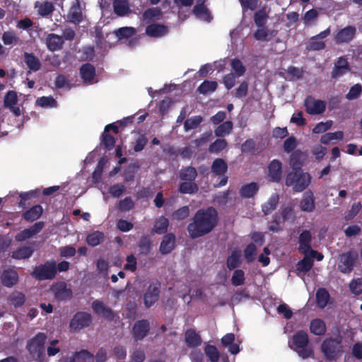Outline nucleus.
I'll return each instance as SVG.
<instances>
[{"label": "nucleus", "instance_id": "obj_1", "mask_svg": "<svg viewBox=\"0 0 362 362\" xmlns=\"http://www.w3.org/2000/svg\"><path fill=\"white\" fill-rule=\"evenodd\" d=\"M218 220V214L214 207L199 209L187 225L189 236L196 239L210 233L217 226Z\"/></svg>", "mask_w": 362, "mask_h": 362}, {"label": "nucleus", "instance_id": "obj_2", "mask_svg": "<svg viewBox=\"0 0 362 362\" xmlns=\"http://www.w3.org/2000/svg\"><path fill=\"white\" fill-rule=\"evenodd\" d=\"M311 175L303 170H291L287 173L285 185L291 187L295 192L304 191L311 182Z\"/></svg>", "mask_w": 362, "mask_h": 362}, {"label": "nucleus", "instance_id": "obj_3", "mask_svg": "<svg viewBox=\"0 0 362 362\" xmlns=\"http://www.w3.org/2000/svg\"><path fill=\"white\" fill-rule=\"evenodd\" d=\"M47 335L43 332H38L35 336L27 341L26 349L31 358L36 362H44L45 358V344Z\"/></svg>", "mask_w": 362, "mask_h": 362}, {"label": "nucleus", "instance_id": "obj_4", "mask_svg": "<svg viewBox=\"0 0 362 362\" xmlns=\"http://www.w3.org/2000/svg\"><path fill=\"white\" fill-rule=\"evenodd\" d=\"M341 337L326 338L321 344V351L328 361H337L344 352Z\"/></svg>", "mask_w": 362, "mask_h": 362}, {"label": "nucleus", "instance_id": "obj_5", "mask_svg": "<svg viewBox=\"0 0 362 362\" xmlns=\"http://www.w3.org/2000/svg\"><path fill=\"white\" fill-rule=\"evenodd\" d=\"M293 350L298 353L302 358L313 357L314 355L313 349L308 346L309 338L308 334L303 331H298L292 337Z\"/></svg>", "mask_w": 362, "mask_h": 362}, {"label": "nucleus", "instance_id": "obj_6", "mask_svg": "<svg viewBox=\"0 0 362 362\" xmlns=\"http://www.w3.org/2000/svg\"><path fill=\"white\" fill-rule=\"evenodd\" d=\"M56 275L57 263L54 260H47L36 266L31 272V276L38 281L52 280Z\"/></svg>", "mask_w": 362, "mask_h": 362}, {"label": "nucleus", "instance_id": "obj_7", "mask_svg": "<svg viewBox=\"0 0 362 362\" xmlns=\"http://www.w3.org/2000/svg\"><path fill=\"white\" fill-rule=\"evenodd\" d=\"M358 254L356 250H349L338 256L337 269L342 274H350L356 265Z\"/></svg>", "mask_w": 362, "mask_h": 362}, {"label": "nucleus", "instance_id": "obj_8", "mask_svg": "<svg viewBox=\"0 0 362 362\" xmlns=\"http://www.w3.org/2000/svg\"><path fill=\"white\" fill-rule=\"evenodd\" d=\"M160 293V283L158 281L151 283L144 294L145 307L149 308L153 305L158 300Z\"/></svg>", "mask_w": 362, "mask_h": 362}, {"label": "nucleus", "instance_id": "obj_9", "mask_svg": "<svg viewBox=\"0 0 362 362\" xmlns=\"http://www.w3.org/2000/svg\"><path fill=\"white\" fill-rule=\"evenodd\" d=\"M356 35V28L354 25H347L339 30L334 35V41L338 45L349 44Z\"/></svg>", "mask_w": 362, "mask_h": 362}, {"label": "nucleus", "instance_id": "obj_10", "mask_svg": "<svg viewBox=\"0 0 362 362\" xmlns=\"http://www.w3.org/2000/svg\"><path fill=\"white\" fill-rule=\"evenodd\" d=\"M92 321V316L86 312H77L70 321L69 327L73 331L88 327Z\"/></svg>", "mask_w": 362, "mask_h": 362}, {"label": "nucleus", "instance_id": "obj_11", "mask_svg": "<svg viewBox=\"0 0 362 362\" xmlns=\"http://www.w3.org/2000/svg\"><path fill=\"white\" fill-rule=\"evenodd\" d=\"M54 298L59 301H66L72 297V291L64 281H58L51 286Z\"/></svg>", "mask_w": 362, "mask_h": 362}, {"label": "nucleus", "instance_id": "obj_12", "mask_svg": "<svg viewBox=\"0 0 362 362\" xmlns=\"http://www.w3.org/2000/svg\"><path fill=\"white\" fill-rule=\"evenodd\" d=\"M282 163L274 159L269 163L267 166V177L271 182L279 183L282 179Z\"/></svg>", "mask_w": 362, "mask_h": 362}, {"label": "nucleus", "instance_id": "obj_13", "mask_svg": "<svg viewBox=\"0 0 362 362\" xmlns=\"http://www.w3.org/2000/svg\"><path fill=\"white\" fill-rule=\"evenodd\" d=\"M307 113L310 115H319L325 112L326 103L324 100H316L313 96H308L304 102Z\"/></svg>", "mask_w": 362, "mask_h": 362}, {"label": "nucleus", "instance_id": "obj_14", "mask_svg": "<svg viewBox=\"0 0 362 362\" xmlns=\"http://www.w3.org/2000/svg\"><path fill=\"white\" fill-rule=\"evenodd\" d=\"M150 331V323L147 320H137L133 325L132 334L136 341L143 340Z\"/></svg>", "mask_w": 362, "mask_h": 362}, {"label": "nucleus", "instance_id": "obj_15", "mask_svg": "<svg viewBox=\"0 0 362 362\" xmlns=\"http://www.w3.org/2000/svg\"><path fill=\"white\" fill-rule=\"evenodd\" d=\"M45 226V223L42 221L36 222L32 226L28 228H25L18 233L15 236V240L17 242H23L27 239H29L39 233Z\"/></svg>", "mask_w": 362, "mask_h": 362}, {"label": "nucleus", "instance_id": "obj_16", "mask_svg": "<svg viewBox=\"0 0 362 362\" xmlns=\"http://www.w3.org/2000/svg\"><path fill=\"white\" fill-rule=\"evenodd\" d=\"M92 309L95 314L101 315L108 321H112L115 317L114 311L99 300L92 303Z\"/></svg>", "mask_w": 362, "mask_h": 362}, {"label": "nucleus", "instance_id": "obj_17", "mask_svg": "<svg viewBox=\"0 0 362 362\" xmlns=\"http://www.w3.org/2000/svg\"><path fill=\"white\" fill-rule=\"evenodd\" d=\"M79 74L84 83L92 84L96 76L95 68L90 63L83 64L79 69Z\"/></svg>", "mask_w": 362, "mask_h": 362}, {"label": "nucleus", "instance_id": "obj_18", "mask_svg": "<svg viewBox=\"0 0 362 362\" xmlns=\"http://www.w3.org/2000/svg\"><path fill=\"white\" fill-rule=\"evenodd\" d=\"M67 18L69 22L79 24L83 21V15L81 11V4L76 0L75 3H74L67 14Z\"/></svg>", "mask_w": 362, "mask_h": 362}, {"label": "nucleus", "instance_id": "obj_19", "mask_svg": "<svg viewBox=\"0 0 362 362\" xmlns=\"http://www.w3.org/2000/svg\"><path fill=\"white\" fill-rule=\"evenodd\" d=\"M18 274L16 271L12 269H4L1 275V281L2 284L7 287L11 288L18 281Z\"/></svg>", "mask_w": 362, "mask_h": 362}, {"label": "nucleus", "instance_id": "obj_20", "mask_svg": "<svg viewBox=\"0 0 362 362\" xmlns=\"http://www.w3.org/2000/svg\"><path fill=\"white\" fill-rule=\"evenodd\" d=\"M175 247V235L173 233L165 235L159 247V252L162 255L170 253Z\"/></svg>", "mask_w": 362, "mask_h": 362}, {"label": "nucleus", "instance_id": "obj_21", "mask_svg": "<svg viewBox=\"0 0 362 362\" xmlns=\"http://www.w3.org/2000/svg\"><path fill=\"white\" fill-rule=\"evenodd\" d=\"M299 206L300 210L303 211L312 212L315 209V197L310 190H308L303 194Z\"/></svg>", "mask_w": 362, "mask_h": 362}, {"label": "nucleus", "instance_id": "obj_22", "mask_svg": "<svg viewBox=\"0 0 362 362\" xmlns=\"http://www.w3.org/2000/svg\"><path fill=\"white\" fill-rule=\"evenodd\" d=\"M349 63L344 57L338 58L332 71V78H338L349 71Z\"/></svg>", "mask_w": 362, "mask_h": 362}, {"label": "nucleus", "instance_id": "obj_23", "mask_svg": "<svg viewBox=\"0 0 362 362\" xmlns=\"http://www.w3.org/2000/svg\"><path fill=\"white\" fill-rule=\"evenodd\" d=\"M312 234L310 230H305L299 235V251L305 255L311 250Z\"/></svg>", "mask_w": 362, "mask_h": 362}, {"label": "nucleus", "instance_id": "obj_24", "mask_svg": "<svg viewBox=\"0 0 362 362\" xmlns=\"http://www.w3.org/2000/svg\"><path fill=\"white\" fill-rule=\"evenodd\" d=\"M205 0H197V4L193 8L194 14L206 21L210 22L212 16L209 10L204 5Z\"/></svg>", "mask_w": 362, "mask_h": 362}, {"label": "nucleus", "instance_id": "obj_25", "mask_svg": "<svg viewBox=\"0 0 362 362\" xmlns=\"http://www.w3.org/2000/svg\"><path fill=\"white\" fill-rule=\"evenodd\" d=\"M168 32L167 26L158 23H152L146 28V34L151 37H160Z\"/></svg>", "mask_w": 362, "mask_h": 362}, {"label": "nucleus", "instance_id": "obj_26", "mask_svg": "<svg viewBox=\"0 0 362 362\" xmlns=\"http://www.w3.org/2000/svg\"><path fill=\"white\" fill-rule=\"evenodd\" d=\"M63 37L54 33L48 34L46 37V45L49 51L54 52L62 48Z\"/></svg>", "mask_w": 362, "mask_h": 362}, {"label": "nucleus", "instance_id": "obj_27", "mask_svg": "<svg viewBox=\"0 0 362 362\" xmlns=\"http://www.w3.org/2000/svg\"><path fill=\"white\" fill-rule=\"evenodd\" d=\"M185 341L188 347L194 348L202 344L200 335L194 329H188L185 333Z\"/></svg>", "mask_w": 362, "mask_h": 362}, {"label": "nucleus", "instance_id": "obj_28", "mask_svg": "<svg viewBox=\"0 0 362 362\" xmlns=\"http://www.w3.org/2000/svg\"><path fill=\"white\" fill-rule=\"evenodd\" d=\"M257 28V30L253 33V37L256 40L269 41L271 37H274L277 33V31L270 30L266 25Z\"/></svg>", "mask_w": 362, "mask_h": 362}, {"label": "nucleus", "instance_id": "obj_29", "mask_svg": "<svg viewBox=\"0 0 362 362\" xmlns=\"http://www.w3.org/2000/svg\"><path fill=\"white\" fill-rule=\"evenodd\" d=\"M279 202V195L273 193L268 200L262 205V211L265 216L271 214L277 207Z\"/></svg>", "mask_w": 362, "mask_h": 362}, {"label": "nucleus", "instance_id": "obj_30", "mask_svg": "<svg viewBox=\"0 0 362 362\" xmlns=\"http://www.w3.org/2000/svg\"><path fill=\"white\" fill-rule=\"evenodd\" d=\"M259 187L257 182H252L243 185L239 194L242 198L250 199L253 197L259 191Z\"/></svg>", "mask_w": 362, "mask_h": 362}, {"label": "nucleus", "instance_id": "obj_31", "mask_svg": "<svg viewBox=\"0 0 362 362\" xmlns=\"http://www.w3.org/2000/svg\"><path fill=\"white\" fill-rule=\"evenodd\" d=\"M113 10L118 16H124L131 12L128 0H114Z\"/></svg>", "mask_w": 362, "mask_h": 362}, {"label": "nucleus", "instance_id": "obj_32", "mask_svg": "<svg viewBox=\"0 0 362 362\" xmlns=\"http://www.w3.org/2000/svg\"><path fill=\"white\" fill-rule=\"evenodd\" d=\"M310 331L315 335L322 336L327 331L325 322L320 319L315 318L311 320L310 324Z\"/></svg>", "mask_w": 362, "mask_h": 362}, {"label": "nucleus", "instance_id": "obj_33", "mask_svg": "<svg viewBox=\"0 0 362 362\" xmlns=\"http://www.w3.org/2000/svg\"><path fill=\"white\" fill-rule=\"evenodd\" d=\"M197 177V171L194 167H182L179 172V177L181 180L194 182Z\"/></svg>", "mask_w": 362, "mask_h": 362}, {"label": "nucleus", "instance_id": "obj_34", "mask_svg": "<svg viewBox=\"0 0 362 362\" xmlns=\"http://www.w3.org/2000/svg\"><path fill=\"white\" fill-rule=\"evenodd\" d=\"M24 62L30 71H37L41 68L40 59L33 53H24Z\"/></svg>", "mask_w": 362, "mask_h": 362}, {"label": "nucleus", "instance_id": "obj_35", "mask_svg": "<svg viewBox=\"0 0 362 362\" xmlns=\"http://www.w3.org/2000/svg\"><path fill=\"white\" fill-rule=\"evenodd\" d=\"M211 173L216 175L223 176L228 170V165L223 158H216L211 165Z\"/></svg>", "mask_w": 362, "mask_h": 362}, {"label": "nucleus", "instance_id": "obj_36", "mask_svg": "<svg viewBox=\"0 0 362 362\" xmlns=\"http://www.w3.org/2000/svg\"><path fill=\"white\" fill-rule=\"evenodd\" d=\"M43 209L40 205L32 206L23 214V218L27 221H34L38 219L42 214Z\"/></svg>", "mask_w": 362, "mask_h": 362}, {"label": "nucleus", "instance_id": "obj_37", "mask_svg": "<svg viewBox=\"0 0 362 362\" xmlns=\"http://www.w3.org/2000/svg\"><path fill=\"white\" fill-rule=\"evenodd\" d=\"M330 295L325 288H320L316 292V304L320 308H325L329 303Z\"/></svg>", "mask_w": 362, "mask_h": 362}, {"label": "nucleus", "instance_id": "obj_38", "mask_svg": "<svg viewBox=\"0 0 362 362\" xmlns=\"http://www.w3.org/2000/svg\"><path fill=\"white\" fill-rule=\"evenodd\" d=\"M33 253V249L30 246H23L13 251L11 257L15 259H25L30 257Z\"/></svg>", "mask_w": 362, "mask_h": 362}, {"label": "nucleus", "instance_id": "obj_39", "mask_svg": "<svg viewBox=\"0 0 362 362\" xmlns=\"http://www.w3.org/2000/svg\"><path fill=\"white\" fill-rule=\"evenodd\" d=\"M25 296L21 291H14L8 297V300L11 305L15 308H19L24 305L25 302Z\"/></svg>", "mask_w": 362, "mask_h": 362}, {"label": "nucleus", "instance_id": "obj_40", "mask_svg": "<svg viewBox=\"0 0 362 362\" xmlns=\"http://www.w3.org/2000/svg\"><path fill=\"white\" fill-rule=\"evenodd\" d=\"M284 222H285V221H283V218L278 211L272 215L268 230L272 233H279L283 230L281 223Z\"/></svg>", "mask_w": 362, "mask_h": 362}, {"label": "nucleus", "instance_id": "obj_41", "mask_svg": "<svg viewBox=\"0 0 362 362\" xmlns=\"http://www.w3.org/2000/svg\"><path fill=\"white\" fill-rule=\"evenodd\" d=\"M168 226V219L162 216L156 221L153 228V232L159 235L164 234L167 232Z\"/></svg>", "mask_w": 362, "mask_h": 362}, {"label": "nucleus", "instance_id": "obj_42", "mask_svg": "<svg viewBox=\"0 0 362 362\" xmlns=\"http://www.w3.org/2000/svg\"><path fill=\"white\" fill-rule=\"evenodd\" d=\"M35 8H37V13L41 16H47L53 13L54 11V4L50 1H45L43 3H35Z\"/></svg>", "mask_w": 362, "mask_h": 362}, {"label": "nucleus", "instance_id": "obj_43", "mask_svg": "<svg viewBox=\"0 0 362 362\" xmlns=\"http://www.w3.org/2000/svg\"><path fill=\"white\" fill-rule=\"evenodd\" d=\"M178 190L182 194H194L198 192L199 187L194 182L183 181L180 183Z\"/></svg>", "mask_w": 362, "mask_h": 362}, {"label": "nucleus", "instance_id": "obj_44", "mask_svg": "<svg viewBox=\"0 0 362 362\" xmlns=\"http://www.w3.org/2000/svg\"><path fill=\"white\" fill-rule=\"evenodd\" d=\"M279 212L281 214L283 221H293L295 218L294 207L291 204H282Z\"/></svg>", "mask_w": 362, "mask_h": 362}, {"label": "nucleus", "instance_id": "obj_45", "mask_svg": "<svg viewBox=\"0 0 362 362\" xmlns=\"http://www.w3.org/2000/svg\"><path fill=\"white\" fill-rule=\"evenodd\" d=\"M268 18L269 16L264 7L259 9L254 14V22L257 27L266 25Z\"/></svg>", "mask_w": 362, "mask_h": 362}, {"label": "nucleus", "instance_id": "obj_46", "mask_svg": "<svg viewBox=\"0 0 362 362\" xmlns=\"http://www.w3.org/2000/svg\"><path fill=\"white\" fill-rule=\"evenodd\" d=\"M217 87L218 83L216 81L205 80L197 88V91L201 94L206 95L214 92Z\"/></svg>", "mask_w": 362, "mask_h": 362}, {"label": "nucleus", "instance_id": "obj_47", "mask_svg": "<svg viewBox=\"0 0 362 362\" xmlns=\"http://www.w3.org/2000/svg\"><path fill=\"white\" fill-rule=\"evenodd\" d=\"M325 42L317 36H313L306 44V49L308 51H320L325 48Z\"/></svg>", "mask_w": 362, "mask_h": 362}, {"label": "nucleus", "instance_id": "obj_48", "mask_svg": "<svg viewBox=\"0 0 362 362\" xmlns=\"http://www.w3.org/2000/svg\"><path fill=\"white\" fill-rule=\"evenodd\" d=\"M138 247L141 254L147 255L152 247V240L151 237L149 235L142 236L138 243Z\"/></svg>", "mask_w": 362, "mask_h": 362}, {"label": "nucleus", "instance_id": "obj_49", "mask_svg": "<svg viewBox=\"0 0 362 362\" xmlns=\"http://www.w3.org/2000/svg\"><path fill=\"white\" fill-rule=\"evenodd\" d=\"M313 267V260L305 255V257L300 260L296 264V270L298 272L306 273L309 272Z\"/></svg>", "mask_w": 362, "mask_h": 362}, {"label": "nucleus", "instance_id": "obj_50", "mask_svg": "<svg viewBox=\"0 0 362 362\" xmlns=\"http://www.w3.org/2000/svg\"><path fill=\"white\" fill-rule=\"evenodd\" d=\"M103 240L104 233L98 230L88 234L86 238L87 243L92 247H95L100 245L103 241Z\"/></svg>", "mask_w": 362, "mask_h": 362}, {"label": "nucleus", "instance_id": "obj_51", "mask_svg": "<svg viewBox=\"0 0 362 362\" xmlns=\"http://www.w3.org/2000/svg\"><path fill=\"white\" fill-rule=\"evenodd\" d=\"M233 129V122L231 121H226L220 124L215 129V135L218 137L224 136L229 134Z\"/></svg>", "mask_w": 362, "mask_h": 362}, {"label": "nucleus", "instance_id": "obj_52", "mask_svg": "<svg viewBox=\"0 0 362 362\" xmlns=\"http://www.w3.org/2000/svg\"><path fill=\"white\" fill-rule=\"evenodd\" d=\"M93 358V354L86 349L76 352L73 356V359H74L76 362H91Z\"/></svg>", "mask_w": 362, "mask_h": 362}, {"label": "nucleus", "instance_id": "obj_53", "mask_svg": "<svg viewBox=\"0 0 362 362\" xmlns=\"http://www.w3.org/2000/svg\"><path fill=\"white\" fill-rule=\"evenodd\" d=\"M204 353L211 362L218 361L220 353L215 346L207 344L204 348Z\"/></svg>", "mask_w": 362, "mask_h": 362}, {"label": "nucleus", "instance_id": "obj_54", "mask_svg": "<svg viewBox=\"0 0 362 362\" xmlns=\"http://www.w3.org/2000/svg\"><path fill=\"white\" fill-rule=\"evenodd\" d=\"M227 267L230 270L235 269L240 265V255L238 251H233L227 258Z\"/></svg>", "mask_w": 362, "mask_h": 362}, {"label": "nucleus", "instance_id": "obj_55", "mask_svg": "<svg viewBox=\"0 0 362 362\" xmlns=\"http://www.w3.org/2000/svg\"><path fill=\"white\" fill-rule=\"evenodd\" d=\"M136 29L132 27H122L115 31L119 39H128L136 34Z\"/></svg>", "mask_w": 362, "mask_h": 362}, {"label": "nucleus", "instance_id": "obj_56", "mask_svg": "<svg viewBox=\"0 0 362 362\" xmlns=\"http://www.w3.org/2000/svg\"><path fill=\"white\" fill-rule=\"evenodd\" d=\"M203 118L200 115L193 116L185 120L184 129L186 132L197 128L202 123Z\"/></svg>", "mask_w": 362, "mask_h": 362}, {"label": "nucleus", "instance_id": "obj_57", "mask_svg": "<svg viewBox=\"0 0 362 362\" xmlns=\"http://www.w3.org/2000/svg\"><path fill=\"white\" fill-rule=\"evenodd\" d=\"M227 146V141L223 139H217L209 147L211 153H218Z\"/></svg>", "mask_w": 362, "mask_h": 362}, {"label": "nucleus", "instance_id": "obj_58", "mask_svg": "<svg viewBox=\"0 0 362 362\" xmlns=\"http://www.w3.org/2000/svg\"><path fill=\"white\" fill-rule=\"evenodd\" d=\"M230 66L232 69L235 72V76L237 77H240L243 76L246 71V68L243 65V62L240 59L235 58L233 59L230 62Z\"/></svg>", "mask_w": 362, "mask_h": 362}, {"label": "nucleus", "instance_id": "obj_59", "mask_svg": "<svg viewBox=\"0 0 362 362\" xmlns=\"http://www.w3.org/2000/svg\"><path fill=\"white\" fill-rule=\"evenodd\" d=\"M161 9L158 7L148 8L142 14L144 21H152L154 18H158L161 16Z\"/></svg>", "mask_w": 362, "mask_h": 362}, {"label": "nucleus", "instance_id": "obj_60", "mask_svg": "<svg viewBox=\"0 0 362 362\" xmlns=\"http://www.w3.org/2000/svg\"><path fill=\"white\" fill-rule=\"evenodd\" d=\"M148 143V138L145 134H139L135 139L133 146V149L135 152H140L144 149Z\"/></svg>", "mask_w": 362, "mask_h": 362}, {"label": "nucleus", "instance_id": "obj_61", "mask_svg": "<svg viewBox=\"0 0 362 362\" xmlns=\"http://www.w3.org/2000/svg\"><path fill=\"white\" fill-rule=\"evenodd\" d=\"M302 156V153L299 151L293 152L290 158V165L292 168L291 170H294V169L297 170H303L302 169V162L300 160Z\"/></svg>", "mask_w": 362, "mask_h": 362}, {"label": "nucleus", "instance_id": "obj_62", "mask_svg": "<svg viewBox=\"0 0 362 362\" xmlns=\"http://www.w3.org/2000/svg\"><path fill=\"white\" fill-rule=\"evenodd\" d=\"M115 142L116 140L113 136L107 132H103L101 136V144H103L107 150H112L115 146Z\"/></svg>", "mask_w": 362, "mask_h": 362}, {"label": "nucleus", "instance_id": "obj_63", "mask_svg": "<svg viewBox=\"0 0 362 362\" xmlns=\"http://www.w3.org/2000/svg\"><path fill=\"white\" fill-rule=\"evenodd\" d=\"M4 106L12 108L18 103V95L16 91L9 90L4 97Z\"/></svg>", "mask_w": 362, "mask_h": 362}, {"label": "nucleus", "instance_id": "obj_64", "mask_svg": "<svg viewBox=\"0 0 362 362\" xmlns=\"http://www.w3.org/2000/svg\"><path fill=\"white\" fill-rule=\"evenodd\" d=\"M245 273L242 269H236L234 271L231 278V283L233 286H242L245 284Z\"/></svg>", "mask_w": 362, "mask_h": 362}]
</instances>
